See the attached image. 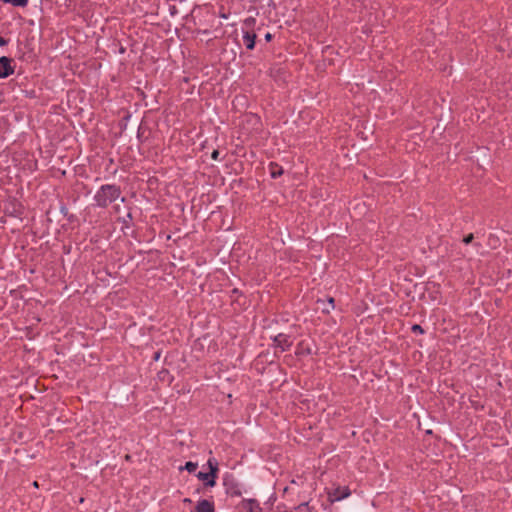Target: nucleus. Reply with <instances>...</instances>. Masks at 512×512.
<instances>
[{"mask_svg":"<svg viewBox=\"0 0 512 512\" xmlns=\"http://www.w3.org/2000/svg\"><path fill=\"white\" fill-rule=\"evenodd\" d=\"M256 34L245 32L243 35V42L247 49L252 50L255 47Z\"/></svg>","mask_w":512,"mask_h":512,"instance_id":"nucleus-8","label":"nucleus"},{"mask_svg":"<svg viewBox=\"0 0 512 512\" xmlns=\"http://www.w3.org/2000/svg\"><path fill=\"white\" fill-rule=\"evenodd\" d=\"M211 157H212V159H214V160H218V158H219V151H218V150H214V151L212 152Z\"/></svg>","mask_w":512,"mask_h":512,"instance_id":"nucleus-14","label":"nucleus"},{"mask_svg":"<svg viewBox=\"0 0 512 512\" xmlns=\"http://www.w3.org/2000/svg\"><path fill=\"white\" fill-rule=\"evenodd\" d=\"M209 472H198L196 475L199 480L205 481V485L213 487L216 484L218 473V463L214 459L208 460Z\"/></svg>","mask_w":512,"mask_h":512,"instance_id":"nucleus-2","label":"nucleus"},{"mask_svg":"<svg viewBox=\"0 0 512 512\" xmlns=\"http://www.w3.org/2000/svg\"><path fill=\"white\" fill-rule=\"evenodd\" d=\"M350 495V491L347 487H337L329 493V498L332 502L340 501Z\"/></svg>","mask_w":512,"mask_h":512,"instance_id":"nucleus-5","label":"nucleus"},{"mask_svg":"<svg viewBox=\"0 0 512 512\" xmlns=\"http://www.w3.org/2000/svg\"><path fill=\"white\" fill-rule=\"evenodd\" d=\"M318 308L322 310L324 313H329L332 309H334V298L329 297L327 299V302L324 300H318L317 301Z\"/></svg>","mask_w":512,"mask_h":512,"instance_id":"nucleus-7","label":"nucleus"},{"mask_svg":"<svg viewBox=\"0 0 512 512\" xmlns=\"http://www.w3.org/2000/svg\"><path fill=\"white\" fill-rule=\"evenodd\" d=\"M271 38H272V35H271L270 33H267V34L265 35V39H266L267 41L271 40Z\"/></svg>","mask_w":512,"mask_h":512,"instance_id":"nucleus-16","label":"nucleus"},{"mask_svg":"<svg viewBox=\"0 0 512 512\" xmlns=\"http://www.w3.org/2000/svg\"><path fill=\"white\" fill-rule=\"evenodd\" d=\"M473 238H474L473 234H472V233H470V234H468L466 237H464L463 242H464L465 244H469V243H471V242H472Z\"/></svg>","mask_w":512,"mask_h":512,"instance_id":"nucleus-13","label":"nucleus"},{"mask_svg":"<svg viewBox=\"0 0 512 512\" xmlns=\"http://www.w3.org/2000/svg\"><path fill=\"white\" fill-rule=\"evenodd\" d=\"M196 512H215L214 505L212 502L203 499L200 500L195 508Z\"/></svg>","mask_w":512,"mask_h":512,"instance_id":"nucleus-6","label":"nucleus"},{"mask_svg":"<svg viewBox=\"0 0 512 512\" xmlns=\"http://www.w3.org/2000/svg\"><path fill=\"white\" fill-rule=\"evenodd\" d=\"M14 72L11 66V60L7 57L0 58V78L8 77Z\"/></svg>","mask_w":512,"mask_h":512,"instance_id":"nucleus-4","label":"nucleus"},{"mask_svg":"<svg viewBox=\"0 0 512 512\" xmlns=\"http://www.w3.org/2000/svg\"><path fill=\"white\" fill-rule=\"evenodd\" d=\"M184 503H191V500L189 498H185Z\"/></svg>","mask_w":512,"mask_h":512,"instance_id":"nucleus-18","label":"nucleus"},{"mask_svg":"<svg viewBox=\"0 0 512 512\" xmlns=\"http://www.w3.org/2000/svg\"><path fill=\"white\" fill-rule=\"evenodd\" d=\"M276 348H279L281 352L288 350L292 345V340L286 334L280 333L273 339Z\"/></svg>","mask_w":512,"mask_h":512,"instance_id":"nucleus-3","label":"nucleus"},{"mask_svg":"<svg viewBox=\"0 0 512 512\" xmlns=\"http://www.w3.org/2000/svg\"><path fill=\"white\" fill-rule=\"evenodd\" d=\"M7 44V40L4 39L3 37H0V46H4Z\"/></svg>","mask_w":512,"mask_h":512,"instance_id":"nucleus-15","label":"nucleus"},{"mask_svg":"<svg viewBox=\"0 0 512 512\" xmlns=\"http://www.w3.org/2000/svg\"><path fill=\"white\" fill-rule=\"evenodd\" d=\"M121 195V190L116 185H103L96 192L94 200L99 207H107L110 203L117 200Z\"/></svg>","mask_w":512,"mask_h":512,"instance_id":"nucleus-1","label":"nucleus"},{"mask_svg":"<svg viewBox=\"0 0 512 512\" xmlns=\"http://www.w3.org/2000/svg\"><path fill=\"white\" fill-rule=\"evenodd\" d=\"M160 358V353L159 352H156L155 353V356H154V359L155 360H158Z\"/></svg>","mask_w":512,"mask_h":512,"instance_id":"nucleus-17","label":"nucleus"},{"mask_svg":"<svg viewBox=\"0 0 512 512\" xmlns=\"http://www.w3.org/2000/svg\"><path fill=\"white\" fill-rule=\"evenodd\" d=\"M33 486L38 487V482L37 481L33 482Z\"/></svg>","mask_w":512,"mask_h":512,"instance_id":"nucleus-19","label":"nucleus"},{"mask_svg":"<svg viewBox=\"0 0 512 512\" xmlns=\"http://www.w3.org/2000/svg\"><path fill=\"white\" fill-rule=\"evenodd\" d=\"M412 331L415 332V333H424V330L422 329V327L418 324H415L412 326Z\"/></svg>","mask_w":512,"mask_h":512,"instance_id":"nucleus-12","label":"nucleus"},{"mask_svg":"<svg viewBox=\"0 0 512 512\" xmlns=\"http://www.w3.org/2000/svg\"><path fill=\"white\" fill-rule=\"evenodd\" d=\"M5 3L12 4L16 7H25L28 4V0H3Z\"/></svg>","mask_w":512,"mask_h":512,"instance_id":"nucleus-10","label":"nucleus"},{"mask_svg":"<svg viewBox=\"0 0 512 512\" xmlns=\"http://www.w3.org/2000/svg\"><path fill=\"white\" fill-rule=\"evenodd\" d=\"M198 467V464L197 463H194V462H186L185 466L184 467H181L180 469H186L188 472L192 473V472H195V470L197 469Z\"/></svg>","mask_w":512,"mask_h":512,"instance_id":"nucleus-11","label":"nucleus"},{"mask_svg":"<svg viewBox=\"0 0 512 512\" xmlns=\"http://www.w3.org/2000/svg\"><path fill=\"white\" fill-rule=\"evenodd\" d=\"M269 171L272 178H277L283 174V168L276 163H270Z\"/></svg>","mask_w":512,"mask_h":512,"instance_id":"nucleus-9","label":"nucleus"}]
</instances>
